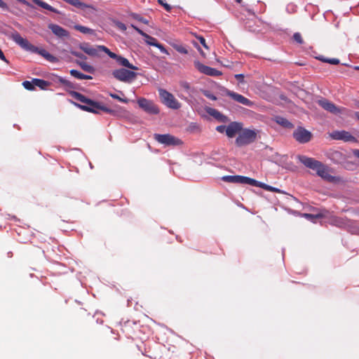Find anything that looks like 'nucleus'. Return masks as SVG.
Wrapping results in <instances>:
<instances>
[{"label": "nucleus", "mask_w": 359, "mask_h": 359, "mask_svg": "<svg viewBox=\"0 0 359 359\" xmlns=\"http://www.w3.org/2000/svg\"><path fill=\"white\" fill-rule=\"evenodd\" d=\"M203 95L206 97H208V98H209V99H210L212 100H217V97L215 95H214L213 94H212L210 91L205 90L203 92Z\"/></svg>", "instance_id": "nucleus-44"}, {"label": "nucleus", "mask_w": 359, "mask_h": 359, "mask_svg": "<svg viewBox=\"0 0 359 359\" xmlns=\"http://www.w3.org/2000/svg\"><path fill=\"white\" fill-rule=\"evenodd\" d=\"M71 54L76 57H79L80 59H82V60H86L87 57L85 55H83V53H79V52H77V51H75V50H72L71 51Z\"/></svg>", "instance_id": "nucleus-41"}, {"label": "nucleus", "mask_w": 359, "mask_h": 359, "mask_svg": "<svg viewBox=\"0 0 359 359\" xmlns=\"http://www.w3.org/2000/svg\"><path fill=\"white\" fill-rule=\"evenodd\" d=\"M235 78L240 82L243 83L244 82V75L242 74H236Z\"/></svg>", "instance_id": "nucleus-49"}, {"label": "nucleus", "mask_w": 359, "mask_h": 359, "mask_svg": "<svg viewBox=\"0 0 359 359\" xmlns=\"http://www.w3.org/2000/svg\"><path fill=\"white\" fill-rule=\"evenodd\" d=\"M226 95L231 97L235 101L241 104H243L245 106L251 107L253 105V102L251 100H250L249 99L246 98L245 97L241 94L236 93L231 90H227Z\"/></svg>", "instance_id": "nucleus-14"}, {"label": "nucleus", "mask_w": 359, "mask_h": 359, "mask_svg": "<svg viewBox=\"0 0 359 359\" xmlns=\"http://www.w3.org/2000/svg\"><path fill=\"white\" fill-rule=\"evenodd\" d=\"M222 180L226 182L237 184L238 175H225L222 177Z\"/></svg>", "instance_id": "nucleus-28"}, {"label": "nucleus", "mask_w": 359, "mask_h": 359, "mask_svg": "<svg viewBox=\"0 0 359 359\" xmlns=\"http://www.w3.org/2000/svg\"><path fill=\"white\" fill-rule=\"evenodd\" d=\"M34 1L36 4H37L38 6L44 9H46L55 13H60V12L56 8H53L46 2L42 1L41 0H34Z\"/></svg>", "instance_id": "nucleus-21"}, {"label": "nucleus", "mask_w": 359, "mask_h": 359, "mask_svg": "<svg viewBox=\"0 0 359 359\" xmlns=\"http://www.w3.org/2000/svg\"><path fill=\"white\" fill-rule=\"evenodd\" d=\"M357 69H359V67H356Z\"/></svg>", "instance_id": "nucleus-60"}, {"label": "nucleus", "mask_w": 359, "mask_h": 359, "mask_svg": "<svg viewBox=\"0 0 359 359\" xmlns=\"http://www.w3.org/2000/svg\"><path fill=\"white\" fill-rule=\"evenodd\" d=\"M131 27L137 32L139 33L140 35H142V36H145L147 35V34L145 32H144L142 30H141L140 29H139L137 27H136L135 25H132Z\"/></svg>", "instance_id": "nucleus-48"}, {"label": "nucleus", "mask_w": 359, "mask_h": 359, "mask_svg": "<svg viewBox=\"0 0 359 359\" xmlns=\"http://www.w3.org/2000/svg\"><path fill=\"white\" fill-rule=\"evenodd\" d=\"M175 49L180 53H182V54H187L188 53V51L187 50L186 48H184V46H178V45H176L174 46Z\"/></svg>", "instance_id": "nucleus-40"}, {"label": "nucleus", "mask_w": 359, "mask_h": 359, "mask_svg": "<svg viewBox=\"0 0 359 359\" xmlns=\"http://www.w3.org/2000/svg\"><path fill=\"white\" fill-rule=\"evenodd\" d=\"M249 177L245 176L238 175L237 184H248Z\"/></svg>", "instance_id": "nucleus-38"}, {"label": "nucleus", "mask_w": 359, "mask_h": 359, "mask_svg": "<svg viewBox=\"0 0 359 359\" xmlns=\"http://www.w3.org/2000/svg\"><path fill=\"white\" fill-rule=\"evenodd\" d=\"M69 73L72 76L75 77L77 79H80V80H82V79L90 80V79H93V77L91 76L82 74L76 69H71L69 71Z\"/></svg>", "instance_id": "nucleus-22"}, {"label": "nucleus", "mask_w": 359, "mask_h": 359, "mask_svg": "<svg viewBox=\"0 0 359 359\" xmlns=\"http://www.w3.org/2000/svg\"><path fill=\"white\" fill-rule=\"evenodd\" d=\"M205 111L211 116L215 118L216 120H217L219 122L222 123H227L229 122V118L226 116L224 115L223 114L220 113L218 110L212 108V107H206Z\"/></svg>", "instance_id": "nucleus-17"}, {"label": "nucleus", "mask_w": 359, "mask_h": 359, "mask_svg": "<svg viewBox=\"0 0 359 359\" xmlns=\"http://www.w3.org/2000/svg\"><path fill=\"white\" fill-rule=\"evenodd\" d=\"M327 212V211L324 210H322L320 212H319L317 215H312V214L305 213V214H304V217L305 218L311 220V221L314 222L315 219L325 217Z\"/></svg>", "instance_id": "nucleus-25"}, {"label": "nucleus", "mask_w": 359, "mask_h": 359, "mask_svg": "<svg viewBox=\"0 0 359 359\" xmlns=\"http://www.w3.org/2000/svg\"><path fill=\"white\" fill-rule=\"evenodd\" d=\"M64 86H65L68 88H74V84L68 80L65 82V84Z\"/></svg>", "instance_id": "nucleus-53"}, {"label": "nucleus", "mask_w": 359, "mask_h": 359, "mask_svg": "<svg viewBox=\"0 0 359 359\" xmlns=\"http://www.w3.org/2000/svg\"><path fill=\"white\" fill-rule=\"evenodd\" d=\"M79 48L83 50L85 53L88 54L92 57H98L99 53L100 51L103 52V50L101 48L106 47L105 46L98 45L95 46H93L88 43H81L79 46Z\"/></svg>", "instance_id": "nucleus-10"}, {"label": "nucleus", "mask_w": 359, "mask_h": 359, "mask_svg": "<svg viewBox=\"0 0 359 359\" xmlns=\"http://www.w3.org/2000/svg\"><path fill=\"white\" fill-rule=\"evenodd\" d=\"M262 188L264 189V190L269 191L277 192V193L280 192V190L278 189L273 187L266 184L264 183H263Z\"/></svg>", "instance_id": "nucleus-36"}, {"label": "nucleus", "mask_w": 359, "mask_h": 359, "mask_svg": "<svg viewBox=\"0 0 359 359\" xmlns=\"http://www.w3.org/2000/svg\"><path fill=\"white\" fill-rule=\"evenodd\" d=\"M109 95L114 98V99H116V100H118V101L121 102H123V103H127L128 102V100L127 99H124V98H121V97H119L118 95L116 94H114V93H110Z\"/></svg>", "instance_id": "nucleus-42"}, {"label": "nucleus", "mask_w": 359, "mask_h": 359, "mask_svg": "<svg viewBox=\"0 0 359 359\" xmlns=\"http://www.w3.org/2000/svg\"><path fill=\"white\" fill-rule=\"evenodd\" d=\"M130 16L133 18V19H135L141 22H143L144 24H148L149 22L148 20H147L146 19H144V18L141 17L139 14L137 13H133L130 14Z\"/></svg>", "instance_id": "nucleus-31"}, {"label": "nucleus", "mask_w": 359, "mask_h": 359, "mask_svg": "<svg viewBox=\"0 0 359 359\" xmlns=\"http://www.w3.org/2000/svg\"><path fill=\"white\" fill-rule=\"evenodd\" d=\"M137 102L139 107L147 114H158L160 111L158 107L151 100L140 97Z\"/></svg>", "instance_id": "nucleus-8"}, {"label": "nucleus", "mask_w": 359, "mask_h": 359, "mask_svg": "<svg viewBox=\"0 0 359 359\" xmlns=\"http://www.w3.org/2000/svg\"><path fill=\"white\" fill-rule=\"evenodd\" d=\"M294 138L299 143L304 144L309 142L312 137V134L309 130L302 127H298L293 132Z\"/></svg>", "instance_id": "nucleus-9"}, {"label": "nucleus", "mask_w": 359, "mask_h": 359, "mask_svg": "<svg viewBox=\"0 0 359 359\" xmlns=\"http://www.w3.org/2000/svg\"><path fill=\"white\" fill-rule=\"evenodd\" d=\"M297 158L305 167L316 171V174L322 179L329 182L335 181V177L329 173L328 167L322 162L304 155H299Z\"/></svg>", "instance_id": "nucleus-1"}, {"label": "nucleus", "mask_w": 359, "mask_h": 359, "mask_svg": "<svg viewBox=\"0 0 359 359\" xmlns=\"http://www.w3.org/2000/svg\"><path fill=\"white\" fill-rule=\"evenodd\" d=\"M153 46L158 48L162 53L169 55V52L165 49V48L160 43L157 42L156 43H153Z\"/></svg>", "instance_id": "nucleus-37"}, {"label": "nucleus", "mask_w": 359, "mask_h": 359, "mask_svg": "<svg viewBox=\"0 0 359 359\" xmlns=\"http://www.w3.org/2000/svg\"><path fill=\"white\" fill-rule=\"evenodd\" d=\"M69 95L78 102H81V104H93V100H90L81 93L76 91H69Z\"/></svg>", "instance_id": "nucleus-19"}, {"label": "nucleus", "mask_w": 359, "mask_h": 359, "mask_svg": "<svg viewBox=\"0 0 359 359\" xmlns=\"http://www.w3.org/2000/svg\"><path fill=\"white\" fill-rule=\"evenodd\" d=\"M318 104L326 111L337 114L340 113V109L335 104L326 99H321L318 101Z\"/></svg>", "instance_id": "nucleus-16"}, {"label": "nucleus", "mask_w": 359, "mask_h": 359, "mask_svg": "<svg viewBox=\"0 0 359 359\" xmlns=\"http://www.w3.org/2000/svg\"><path fill=\"white\" fill-rule=\"evenodd\" d=\"M0 59L6 62H8L7 61V60L6 59L5 56H4V54L3 53V51L1 50V49L0 48Z\"/></svg>", "instance_id": "nucleus-54"}, {"label": "nucleus", "mask_w": 359, "mask_h": 359, "mask_svg": "<svg viewBox=\"0 0 359 359\" xmlns=\"http://www.w3.org/2000/svg\"><path fill=\"white\" fill-rule=\"evenodd\" d=\"M227 126L220 125L216 127V130L219 133H226Z\"/></svg>", "instance_id": "nucleus-43"}, {"label": "nucleus", "mask_w": 359, "mask_h": 359, "mask_svg": "<svg viewBox=\"0 0 359 359\" xmlns=\"http://www.w3.org/2000/svg\"><path fill=\"white\" fill-rule=\"evenodd\" d=\"M196 39L198 40V41L201 43V44L206 49H208V46L206 44L205 39L204 37L199 36H197Z\"/></svg>", "instance_id": "nucleus-45"}, {"label": "nucleus", "mask_w": 359, "mask_h": 359, "mask_svg": "<svg viewBox=\"0 0 359 359\" xmlns=\"http://www.w3.org/2000/svg\"><path fill=\"white\" fill-rule=\"evenodd\" d=\"M39 53L50 62L55 61V57L44 49L39 50Z\"/></svg>", "instance_id": "nucleus-27"}, {"label": "nucleus", "mask_w": 359, "mask_h": 359, "mask_svg": "<svg viewBox=\"0 0 359 359\" xmlns=\"http://www.w3.org/2000/svg\"><path fill=\"white\" fill-rule=\"evenodd\" d=\"M158 2L164 7L165 11H170L171 6L169 4L163 3L162 0H158Z\"/></svg>", "instance_id": "nucleus-46"}, {"label": "nucleus", "mask_w": 359, "mask_h": 359, "mask_svg": "<svg viewBox=\"0 0 359 359\" xmlns=\"http://www.w3.org/2000/svg\"><path fill=\"white\" fill-rule=\"evenodd\" d=\"M74 29L86 34H94L95 31L93 29L88 28L87 27L80 25H75L74 26Z\"/></svg>", "instance_id": "nucleus-26"}, {"label": "nucleus", "mask_w": 359, "mask_h": 359, "mask_svg": "<svg viewBox=\"0 0 359 359\" xmlns=\"http://www.w3.org/2000/svg\"><path fill=\"white\" fill-rule=\"evenodd\" d=\"M195 67L202 74L211 76H218L222 75V72L215 68L206 66L199 61H194Z\"/></svg>", "instance_id": "nucleus-11"}, {"label": "nucleus", "mask_w": 359, "mask_h": 359, "mask_svg": "<svg viewBox=\"0 0 359 359\" xmlns=\"http://www.w3.org/2000/svg\"><path fill=\"white\" fill-rule=\"evenodd\" d=\"M194 45L195 46V47L197 48L198 50L201 53V55L203 57H205V53H203V51L201 49V48L198 46L197 43L196 42H193Z\"/></svg>", "instance_id": "nucleus-51"}, {"label": "nucleus", "mask_w": 359, "mask_h": 359, "mask_svg": "<svg viewBox=\"0 0 359 359\" xmlns=\"http://www.w3.org/2000/svg\"><path fill=\"white\" fill-rule=\"evenodd\" d=\"M101 48L103 50V52L107 54L109 57L116 60L119 65L127 67L132 70L138 69V67L131 64L127 58L111 52L107 47H102Z\"/></svg>", "instance_id": "nucleus-7"}, {"label": "nucleus", "mask_w": 359, "mask_h": 359, "mask_svg": "<svg viewBox=\"0 0 359 359\" xmlns=\"http://www.w3.org/2000/svg\"><path fill=\"white\" fill-rule=\"evenodd\" d=\"M248 184H250V185H252V186H254V187H262V184H263V182H259V181H257L255 179H252V178H250L249 177V180H248Z\"/></svg>", "instance_id": "nucleus-34"}, {"label": "nucleus", "mask_w": 359, "mask_h": 359, "mask_svg": "<svg viewBox=\"0 0 359 359\" xmlns=\"http://www.w3.org/2000/svg\"><path fill=\"white\" fill-rule=\"evenodd\" d=\"M293 39L295 41H297L299 44H302L304 43L303 39L302 37V35L299 32H296L293 35Z\"/></svg>", "instance_id": "nucleus-39"}, {"label": "nucleus", "mask_w": 359, "mask_h": 359, "mask_svg": "<svg viewBox=\"0 0 359 359\" xmlns=\"http://www.w3.org/2000/svg\"><path fill=\"white\" fill-rule=\"evenodd\" d=\"M154 138L158 143L165 146H177L182 144L181 140L170 134H154Z\"/></svg>", "instance_id": "nucleus-6"}, {"label": "nucleus", "mask_w": 359, "mask_h": 359, "mask_svg": "<svg viewBox=\"0 0 359 359\" xmlns=\"http://www.w3.org/2000/svg\"><path fill=\"white\" fill-rule=\"evenodd\" d=\"M236 1L238 4H241V3H242V0H236Z\"/></svg>", "instance_id": "nucleus-59"}, {"label": "nucleus", "mask_w": 359, "mask_h": 359, "mask_svg": "<svg viewBox=\"0 0 359 359\" xmlns=\"http://www.w3.org/2000/svg\"><path fill=\"white\" fill-rule=\"evenodd\" d=\"M243 124L241 122L232 121L227 126L226 135L229 138L234 137L237 134L240 133Z\"/></svg>", "instance_id": "nucleus-12"}, {"label": "nucleus", "mask_w": 359, "mask_h": 359, "mask_svg": "<svg viewBox=\"0 0 359 359\" xmlns=\"http://www.w3.org/2000/svg\"><path fill=\"white\" fill-rule=\"evenodd\" d=\"M144 38L146 39V43L150 46H153V43H156L158 41L156 40V39L149 36V34H147V35L144 36Z\"/></svg>", "instance_id": "nucleus-35"}, {"label": "nucleus", "mask_w": 359, "mask_h": 359, "mask_svg": "<svg viewBox=\"0 0 359 359\" xmlns=\"http://www.w3.org/2000/svg\"><path fill=\"white\" fill-rule=\"evenodd\" d=\"M67 81V79H64V78H62V77H59V78H58V81H59L61 84H62V85H65V82H66Z\"/></svg>", "instance_id": "nucleus-56"}, {"label": "nucleus", "mask_w": 359, "mask_h": 359, "mask_svg": "<svg viewBox=\"0 0 359 359\" xmlns=\"http://www.w3.org/2000/svg\"><path fill=\"white\" fill-rule=\"evenodd\" d=\"M340 220H341V219H340V218L334 217V218L333 219V220H332V221H333V222H334V223H336V224H338V223H340V222H339V221H340Z\"/></svg>", "instance_id": "nucleus-57"}, {"label": "nucleus", "mask_w": 359, "mask_h": 359, "mask_svg": "<svg viewBox=\"0 0 359 359\" xmlns=\"http://www.w3.org/2000/svg\"><path fill=\"white\" fill-rule=\"evenodd\" d=\"M257 133L258 130H257L243 128V126L239 135L236 139V144L238 147H242L254 142L257 140Z\"/></svg>", "instance_id": "nucleus-2"}, {"label": "nucleus", "mask_w": 359, "mask_h": 359, "mask_svg": "<svg viewBox=\"0 0 359 359\" xmlns=\"http://www.w3.org/2000/svg\"><path fill=\"white\" fill-rule=\"evenodd\" d=\"M76 107L81 109L83 111L98 114L100 111H103L104 112L111 114L113 112V110L102 106L100 104V103L94 101L93 104H81L74 102H72Z\"/></svg>", "instance_id": "nucleus-5"}, {"label": "nucleus", "mask_w": 359, "mask_h": 359, "mask_svg": "<svg viewBox=\"0 0 359 359\" xmlns=\"http://www.w3.org/2000/svg\"><path fill=\"white\" fill-rule=\"evenodd\" d=\"M11 38L16 43L24 49L32 50V48H34V46L26 39L22 37L18 32L13 34Z\"/></svg>", "instance_id": "nucleus-15"}, {"label": "nucleus", "mask_w": 359, "mask_h": 359, "mask_svg": "<svg viewBox=\"0 0 359 359\" xmlns=\"http://www.w3.org/2000/svg\"><path fill=\"white\" fill-rule=\"evenodd\" d=\"M158 93L162 102L168 107L173 109H178L181 107V104L172 93L164 89H159Z\"/></svg>", "instance_id": "nucleus-4"}, {"label": "nucleus", "mask_w": 359, "mask_h": 359, "mask_svg": "<svg viewBox=\"0 0 359 359\" xmlns=\"http://www.w3.org/2000/svg\"><path fill=\"white\" fill-rule=\"evenodd\" d=\"M180 86L187 92V93H190L192 90H191V86L190 84L187 82V81H181L180 82Z\"/></svg>", "instance_id": "nucleus-32"}, {"label": "nucleus", "mask_w": 359, "mask_h": 359, "mask_svg": "<svg viewBox=\"0 0 359 359\" xmlns=\"http://www.w3.org/2000/svg\"><path fill=\"white\" fill-rule=\"evenodd\" d=\"M355 116L359 120V111L355 113Z\"/></svg>", "instance_id": "nucleus-58"}, {"label": "nucleus", "mask_w": 359, "mask_h": 359, "mask_svg": "<svg viewBox=\"0 0 359 359\" xmlns=\"http://www.w3.org/2000/svg\"><path fill=\"white\" fill-rule=\"evenodd\" d=\"M76 62L83 71L90 74L95 72V68L86 62L77 60Z\"/></svg>", "instance_id": "nucleus-23"}, {"label": "nucleus", "mask_w": 359, "mask_h": 359, "mask_svg": "<svg viewBox=\"0 0 359 359\" xmlns=\"http://www.w3.org/2000/svg\"><path fill=\"white\" fill-rule=\"evenodd\" d=\"M0 8H3L4 10H6V9H8V6L4 1H3L2 0H0Z\"/></svg>", "instance_id": "nucleus-50"}, {"label": "nucleus", "mask_w": 359, "mask_h": 359, "mask_svg": "<svg viewBox=\"0 0 359 359\" xmlns=\"http://www.w3.org/2000/svg\"><path fill=\"white\" fill-rule=\"evenodd\" d=\"M352 153H353L354 156H355L358 158H359V149H353L352 151Z\"/></svg>", "instance_id": "nucleus-55"}, {"label": "nucleus", "mask_w": 359, "mask_h": 359, "mask_svg": "<svg viewBox=\"0 0 359 359\" xmlns=\"http://www.w3.org/2000/svg\"><path fill=\"white\" fill-rule=\"evenodd\" d=\"M64 86H65L68 88H74V84L68 80L65 82V84Z\"/></svg>", "instance_id": "nucleus-52"}, {"label": "nucleus", "mask_w": 359, "mask_h": 359, "mask_svg": "<svg viewBox=\"0 0 359 359\" xmlns=\"http://www.w3.org/2000/svg\"><path fill=\"white\" fill-rule=\"evenodd\" d=\"M22 86H24V88L25 89L29 90H32L34 89V84L32 83V81H25L22 83Z\"/></svg>", "instance_id": "nucleus-33"}, {"label": "nucleus", "mask_w": 359, "mask_h": 359, "mask_svg": "<svg viewBox=\"0 0 359 359\" xmlns=\"http://www.w3.org/2000/svg\"><path fill=\"white\" fill-rule=\"evenodd\" d=\"M112 76L118 81L130 83L137 77V73L125 68H120L112 72Z\"/></svg>", "instance_id": "nucleus-3"}, {"label": "nucleus", "mask_w": 359, "mask_h": 359, "mask_svg": "<svg viewBox=\"0 0 359 359\" xmlns=\"http://www.w3.org/2000/svg\"><path fill=\"white\" fill-rule=\"evenodd\" d=\"M331 137L334 140H344L345 142H351L355 140V138L351 135L350 133L345 130L333 131L331 134Z\"/></svg>", "instance_id": "nucleus-13"}, {"label": "nucleus", "mask_w": 359, "mask_h": 359, "mask_svg": "<svg viewBox=\"0 0 359 359\" xmlns=\"http://www.w3.org/2000/svg\"><path fill=\"white\" fill-rule=\"evenodd\" d=\"M318 59L320 61L327 62L332 65H338L339 64V60L337 58H332V59H326L323 56L318 57Z\"/></svg>", "instance_id": "nucleus-29"}, {"label": "nucleus", "mask_w": 359, "mask_h": 359, "mask_svg": "<svg viewBox=\"0 0 359 359\" xmlns=\"http://www.w3.org/2000/svg\"><path fill=\"white\" fill-rule=\"evenodd\" d=\"M48 27L58 37H69V32L58 25L51 23L48 25Z\"/></svg>", "instance_id": "nucleus-18"}, {"label": "nucleus", "mask_w": 359, "mask_h": 359, "mask_svg": "<svg viewBox=\"0 0 359 359\" xmlns=\"http://www.w3.org/2000/svg\"><path fill=\"white\" fill-rule=\"evenodd\" d=\"M200 130L199 126L196 123H191L187 128V131L189 133H198L200 132Z\"/></svg>", "instance_id": "nucleus-30"}, {"label": "nucleus", "mask_w": 359, "mask_h": 359, "mask_svg": "<svg viewBox=\"0 0 359 359\" xmlns=\"http://www.w3.org/2000/svg\"><path fill=\"white\" fill-rule=\"evenodd\" d=\"M116 25L118 29H120L122 31H126L127 29L126 25L121 22H116Z\"/></svg>", "instance_id": "nucleus-47"}, {"label": "nucleus", "mask_w": 359, "mask_h": 359, "mask_svg": "<svg viewBox=\"0 0 359 359\" xmlns=\"http://www.w3.org/2000/svg\"><path fill=\"white\" fill-rule=\"evenodd\" d=\"M274 121H276V123L283 126L285 128H292L294 126L293 124L291 122H290L287 118L282 116H276L274 118Z\"/></svg>", "instance_id": "nucleus-20"}, {"label": "nucleus", "mask_w": 359, "mask_h": 359, "mask_svg": "<svg viewBox=\"0 0 359 359\" xmlns=\"http://www.w3.org/2000/svg\"><path fill=\"white\" fill-rule=\"evenodd\" d=\"M32 83L34 84V86H37L42 90L46 89L50 85L48 81L40 79H33Z\"/></svg>", "instance_id": "nucleus-24"}]
</instances>
